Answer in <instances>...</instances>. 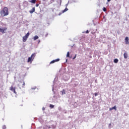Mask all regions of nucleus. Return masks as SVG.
Segmentation results:
<instances>
[{
	"label": "nucleus",
	"mask_w": 129,
	"mask_h": 129,
	"mask_svg": "<svg viewBox=\"0 0 129 129\" xmlns=\"http://www.w3.org/2000/svg\"><path fill=\"white\" fill-rule=\"evenodd\" d=\"M111 0H107V2H109Z\"/></svg>",
	"instance_id": "26"
},
{
	"label": "nucleus",
	"mask_w": 129,
	"mask_h": 129,
	"mask_svg": "<svg viewBox=\"0 0 129 129\" xmlns=\"http://www.w3.org/2000/svg\"><path fill=\"white\" fill-rule=\"evenodd\" d=\"M43 110H45V108H42Z\"/></svg>",
	"instance_id": "25"
},
{
	"label": "nucleus",
	"mask_w": 129,
	"mask_h": 129,
	"mask_svg": "<svg viewBox=\"0 0 129 129\" xmlns=\"http://www.w3.org/2000/svg\"><path fill=\"white\" fill-rule=\"evenodd\" d=\"M68 11V9L66 8L63 11L62 13H65V12H67Z\"/></svg>",
	"instance_id": "16"
},
{
	"label": "nucleus",
	"mask_w": 129,
	"mask_h": 129,
	"mask_svg": "<svg viewBox=\"0 0 129 129\" xmlns=\"http://www.w3.org/2000/svg\"><path fill=\"white\" fill-rule=\"evenodd\" d=\"M86 34H88V33H89V31L87 30V31H86Z\"/></svg>",
	"instance_id": "20"
},
{
	"label": "nucleus",
	"mask_w": 129,
	"mask_h": 129,
	"mask_svg": "<svg viewBox=\"0 0 129 129\" xmlns=\"http://www.w3.org/2000/svg\"><path fill=\"white\" fill-rule=\"evenodd\" d=\"M98 95V94L97 93H95V96H97Z\"/></svg>",
	"instance_id": "19"
},
{
	"label": "nucleus",
	"mask_w": 129,
	"mask_h": 129,
	"mask_svg": "<svg viewBox=\"0 0 129 129\" xmlns=\"http://www.w3.org/2000/svg\"><path fill=\"white\" fill-rule=\"evenodd\" d=\"M23 86H25V82H23Z\"/></svg>",
	"instance_id": "23"
},
{
	"label": "nucleus",
	"mask_w": 129,
	"mask_h": 129,
	"mask_svg": "<svg viewBox=\"0 0 129 129\" xmlns=\"http://www.w3.org/2000/svg\"><path fill=\"white\" fill-rule=\"evenodd\" d=\"M123 56H124V59H127V57H128L127 53L125 52V53H124V54H123Z\"/></svg>",
	"instance_id": "9"
},
{
	"label": "nucleus",
	"mask_w": 129,
	"mask_h": 129,
	"mask_svg": "<svg viewBox=\"0 0 129 129\" xmlns=\"http://www.w3.org/2000/svg\"><path fill=\"white\" fill-rule=\"evenodd\" d=\"M67 57H70V53L69 52V51L67 52Z\"/></svg>",
	"instance_id": "14"
},
{
	"label": "nucleus",
	"mask_w": 129,
	"mask_h": 129,
	"mask_svg": "<svg viewBox=\"0 0 129 129\" xmlns=\"http://www.w3.org/2000/svg\"><path fill=\"white\" fill-rule=\"evenodd\" d=\"M35 6H36V7H39V4H36Z\"/></svg>",
	"instance_id": "21"
},
{
	"label": "nucleus",
	"mask_w": 129,
	"mask_h": 129,
	"mask_svg": "<svg viewBox=\"0 0 129 129\" xmlns=\"http://www.w3.org/2000/svg\"><path fill=\"white\" fill-rule=\"evenodd\" d=\"M36 56V54L35 53H33L31 55V57H29L27 60L28 63H32L33 61H34V59L35 58V57Z\"/></svg>",
	"instance_id": "2"
},
{
	"label": "nucleus",
	"mask_w": 129,
	"mask_h": 129,
	"mask_svg": "<svg viewBox=\"0 0 129 129\" xmlns=\"http://www.w3.org/2000/svg\"><path fill=\"white\" fill-rule=\"evenodd\" d=\"M49 107H50V108H54V105L52 104H50Z\"/></svg>",
	"instance_id": "15"
},
{
	"label": "nucleus",
	"mask_w": 129,
	"mask_h": 129,
	"mask_svg": "<svg viewBox=\"0 0 129 129\" xmlns=\"http://www.w3.org/2000/svg\"><path fill=\"white\" fill-rule=\"evenodd\" d=\"M7 28L6 27H0V32L2 33L3 34H5V31H7Z\"/></svg>",
	"instance_id": "4"
},
{
	"label": "nucleus",
	"mask_w": 129,
	"mask_h": 129,
	"mask_svg": "<svg viewBox=\"0 0 129 129\" xmlns=\"http://www.w3.org/2000/svg\"><path fill=\"white\" fill-rule=\"evenodd\" d=\"M118 62V59L117 58H115L114 59V63H117Z\"/></svg>",
	"instance_id": "13"
},
{
	"label": "nucleus",
	"mask_w": 129,
	"mask_h": 129,
	"mask_svg": "<svg viewBox=\"0 0 129 129\" xmlns=\"http://www.w3.org/2000/svg\"><path fill=\"white\" fill-rule=\"evenodd\" d=\"M59 61H60V59L57 58V59L52 60L50 62V64H53V63H55V62H59Z\"/></svg>",
	"instance_id": "7"
},
{
	"label": "nucleus",
	"mask_w": 129,
	"mask_h": 129,
	"mask_svg": "<svg viewBox=\"0 0 129 129\" xmlns=\"http://www.w3.org/2000/svg\"><path fill=\"white\" fill-rule=\"evenodd\" d=\"M77 54L75 55V57H73V59H75L76 58Z\"/></svg>",
	"instance_id": "22"
},
{
	"label": "nucleus",
	"mask_w": 129,
	"mask_h": 129,
	"mask_svg": "<svg viewBox=\"0 0 129 129\" xmlns=\"http://www.w3.org/2000/svg\"><path fill=\"white\" fill-rule=\"evenodd\" d=\"M30 36V33L28 32L23 37V42H25L27 41V40Z\"/></svg>",
	"instance_id": "3"
},
{
	"label": "nucleus",
	"mask_w": 129,
	"mask_h": 129,
	"mask_svg": "<svg viewBox=\"0 0 129 129\" xmlns=\"http://www.w3.org/2000/svg\"><path fill=\"white\" fill-rule=\"evenodd\" d=\"M42 1H46V0H42Z\"/></svg>",
	"instance_id": "27"
},
{
	"label": "nucleus",
	"mask_w": 129,
	"mask_h": 129,
	"mask_svg": "<svg viewBox=\"0 0 129 129\" xmlns=\"http://www.w3.org/2000/svg\"><path fill=\"white\" fill-rule=\"evenodd\" d=\"M103 11L104 12H106V8H105V7H104L103 9Z\"/></svg>",
	"instance_id": "17"
},
{
	"label": "nucleus",
	"mask_w": 129,
	"mask_h": 129,
	"mask_svg": "<svg viewBox=\"0 0 129 129\" xmlns=\"http://www.w3.org/2000/svg\"><path fill=\"white\" fill-rule=\"evenodd\" d=\"M29 2L31 3L32 4H36V0H31Z\"/></svg>",
	"instance_id": "12"
},
{
	"label": "nucleus",
	"mask_w": 129,
	"mask_h": 129,
	"mask_svg": "<svg viewBox=\"0 0 129 129\" xmlns=\"http://www.w3.org/2000/svg\"><path fill=\"white\" fill-rule=\"evenodd\" d=\"M0 15L1 17H6L9 16V9L8 7H4L0 11Z\"/></svg>",
	"instance_id": "1"
},
{
	"label": "nucleus",
	"mask_w": 129,
	"mask_h": 129,
	"mask_svg": "<svg viewBox=\"0 0 129 129\" xmlns=\"http://www.w3.org/2000/svg\"><path fill=\"white\" fill-rule=\"evenodd\" d=\"M3 129H6V128H7V127H6V125H3Z\"/></svg>",
	"instance_id": "18"
},
{
	"label": "nucleus",
	"mask_w": 129,
	"mask_h": 129,
	"mask_svg": "<svg viewBox=\"0 0 129 129\" xmlns=\"http://www.w3.org/2000/svg\"><path fill=\"white\" fill-rule=\"evenodd\" d=\"M34 12H35V8L33 7V8L32 9V10H31L30 11H29V13H30V14H33V13H34Z\"/></svg>",
	"instance_id": "10"
},
{
	"label": "nucleus",
	"mask_w": 129,
	"mask_h": 129,
	"mask_svg": "<svg viewBox=\"0 0 129 129\" xmlns=\"http://www.w3.org/2000/svg\"><path fill=\"white\" fill-rule=\"evenodd\" d=\"M38 39H39V36H38L37 35L33 37L34 41H36V40H38Z\"/></svg>",
	"instance_id": "11"
},
{
	"label": "nucleus",
	"mask_w": 129,
	"mask_h": 129,
	"mask_svg": "<svg viewBox=\"0 0 129 129\" xmlns=\"http://www.w3.org/2000/svg\"><path fill=\"white\" fill-rule=\"evenodd\" d=\"M10 90L13 91L15 94H17V92H16V87H14L13 86H11L10 88Z\"/></svg>",
	"instance_id": "5"
},
{
	"label": "nucleus",
	"mask_w": 129,
	"mask_h": 129,
	"mask_svg": "<svg viewBox=\"0 0 129 129\" xmlns=\"http://www.w3.org/2000/svg\"><path fill=\"white\" fill-rule=\"evenodd\" d=\"M40 42H41V41H40V40H38V44H39Z\"/></svg>",
	"instance_id": "24"
},
{
	"label": "nucleus",
	"mask_w": 129,
	"mask_h": 129,
	"mask_svg": "<svg viewBox=\"0 0 129 129\" xmlns=\"http://www.w3.org/2000/svg\"><path fill=\"white\" fill-rule=\"evenodd\" d=\"M128 40H129V39H128V37H126L125 38L124 43H125V44H126V45H128V44H129Z\"/></svg>",
	"instance_id": "6"
},
{
	"label": "nucleus",
	"mask_w": 129,
	"mask_h": 129,
	"mask_svg": "<svg viewBox=\"0 0 129 129\" xmlns=\"http://www.w3.org/2000/svg\"><path fill=\"white\" fill-rule=\"evenodd\" d=\"M116 110V106H114V107H112V108H109V111H111V110Z\"/></svg>",
	"instance_id": "8"
}]
</instances>
